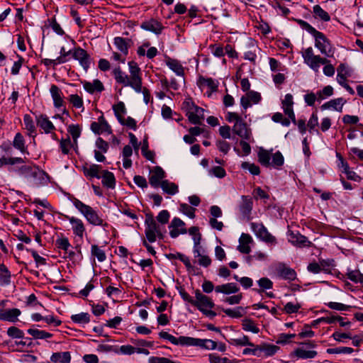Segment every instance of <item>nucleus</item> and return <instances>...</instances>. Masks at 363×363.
Segmentation results:
<instances>
[{"label": "nucleus", "mask_w": 363, "mask_h": 363, "mask_svg": "<svg viewBox=\"0 0 363 363\" xmlns=\"http://www.w3.org/2000/svg\"><path fill=\"white\" fill-rule=\"evenodd\" d=\"M91 255L96 257L99 262H104L106 258L104 251L96 245L91 246Z\"/></svg>", "instance_id": "obj_51"}, {"label": "nucleus", "mask_w": 363, "mask_h": 363, "mask_svg": "<svg viewBox=\"0 0 363 363\" xmlns=\"http://www.w3.org/2000/svg\"><path fill=\"white\" fill-rule=\"evenodd\" d=\"M257 284L260 287L259 289H253L254 291L260 294L265 289H271L273 287V282L267 277H262L257 281Z\"/></svg>", "instance_id": "obj_40"}, {"label": "nucleus", "mask_w": 363, "mask_h": 363, "mask_svg": "<svg viewBox=\"0 0 363 363\" xmlns=\"http://www.w3.org/2000/svg\"><path fill=\"white\" fill-rule=\"evenodd\" d=\"M302 57L306 63L313 71L318 72L320 65H328V60L321 57L320 55H315L311 47L306 48L302 54Z\"/></svg>", "instance_id": "obj_8"}, {"label": "nucleus", "mask_w": 363, "mask_h": 363, "mask_svg": "<svg viewBox=\"0 0 363 363\" xmlns=\"http://www.w3.org/2000/svg\"><path fill=\"white\" fill-rule=\"evenodd\" d=\"M84 89L90 94L101 92L104 89L102 82L99 79H94L92 82H84Z\"/></svg>", "instance_id": "obj_29"}, {"label": "nucleus", "mask_w": 363, "mask_h": 363, "mask_svg": "<svg viewBox=\"0 0 363 363\" xmlns=\"http://www.w3.org/2000/svg\"><path fill=\"white\" fill-rule=\"evenodd\" d=\"M239 290V286L235 283L233 282L218 285L215 287V291L216 293H222L227 295L236 294Z\"/></svg>", "instance_id": "obj_25"}, {"label": "nucleus", "mask_w": 363, "mask_h": 363, "mask_svg": "<svg viewBox=\"0 0 363 363\" xmlns=\"http://www.w3.org/2000/svg\"><path fill=\"white\" fill-rule=\"evenodd\" d=\"M13 145L21 152H24L26 151L25 140L21 133H18L16 134Z\"/></svg>", "instance_id": "obj_47"}, {"label": "nucleus", "mask_w": 363, "mask_h": 363, "mask_svg": "<svg viewBox=\"0 0 363 363\" xmlns=\"http://www.w3.org/2000/svg\"><path fill=\"white\" fill-rule=\"evenodd\" d=\"M128 67L130 76L123 72L119 67L113 70L116 82L125 86H130L137 92H143L144 101L147 104L150 99V93L147 89H143L142 87L141 71L140 67L134 61L129 62Z\"/></svg>", "instance_id": "obj_1"}, {"label": "nucleus", "mask_w": 363, "mask_h": 363, "mask_svg": "<svg viewBox=\"0 0 363 363\" xmlns=\"http://www.w3.org/2000/svg\"><path fill=\"white\" fill-rule=\"evenodd\" d=\"M131 40L121 37L114 38V45L116 48L125 57L128 53V48L130 46Z\"/></svg>", "instance_id": "obj_30"}, {"label": "nucleus", "mask_w": 363, "mask_h": 363, "mask_svg": "<svg viewBox=\"0 0 363 363\" xmlns=\"http://www.w3.org/2000/svg\"><path fill=\"white\" fill-rule=\"evenodd\" d=\"M289 241L294 245L299 247L306 246L308 245L307 243H310L306 236L300 234L298 232L295 233L293 231L289 232Z\"/></svg>", "instance_id": "obj_24"}, {"label": "nucleus", "mask_w": 363, "mask_h": 363, "mask_svg": "<svg viewBox=\"0 0 363 363\" xmlns=\"http://www.w3.org/2000/svg\"><path fill=\"white\" fill-rule=\"evenodd\" d=\"M294 354L300 359H313L316 357L317 352L315 350H306L303 347H298L294 350Z\"/></svg>", "instance_id": "obj_35"}, {"label": "nucleus", "mask_w": 363, "mask_h": 363, "mask_svg": "<svg viewBox=\"0 0 363 363\" xmlns=\"http://www.w3.org/2000/svg\"><path fill=\"white\" fill-rule=\"evenodd\" d=\"M7 335L12 338H23V332L15 326H11L7 330Z\"/></svg>", "instance_id": "obj_56"}, {"label": "nucleus", "mask_w": 363, "mask_h": 363, "mask_svg": "<svg viewBox=\"0 0 363 363\" xmlns=\"http://www.w3.org/2000/svg\"><path fill=\"white\" fill-rule=\"evenodd\" d=\"M293 20L296 21L303 29H305L308 33L313 36L315 38V46L323 55L327 57H331L333 55V52L331 50L332 45L330 41L322 32L317 30L308 22L302 19L294 18Z\"/></svg>", "instance_id": "obj_2"}, {"label": "nucleus", "mask_w": 363, "mask_h": 363, "mask_svg": "<svg viewBox=\"0 0 363 363\" xmlns=\"http://www.w3.org/2000/svg\"><path fill=\"white\" fill-rule=\"evenodd\" d=\"M182 108L192 124H201L202 120L204 118V110L196 106L191 98H187L184 101Z\"/></svg>", "instance_id": "obj_5"}, {"label": "nucleus", "mask_w": 363, "mask_h": 363, "mask_svg": "<svg viewBox=\"0 0 363 363\" xmlns=\"http://www.w3.org/2000/svg\"><path fill=\"white\" fill-rule=\"evenodd\" d=\"M354 352L352 347H339L335 348H328L326 350L328 354H351Z\"/></svg>", "instance_id": "obj_50"}, {"label": "nucleus", "mask_w": 363, "mask_h": 363, "mask_svg": "<svg viewBox=\"0 0 363 363\" xmlns=\"http://www.w3.org/2000/svg\"><path fill=\"white\" fill-rule=\"evenodd\" d=\"M209 362L210 363H237L235 360H230L227 357H220L215 354H209Z\"/></svg>", "instance_id": "obj_55"}, {"label": "nucleus", "mask_w": 363, "mask_h": 363, "mask_svg": "<svg viewBox=\"0 0 363 363\" xmlns=\"http://www.w3.org/2000/svg\"><path fill=\"white\" fill-rule=\"evenodd\" d=\"M242 329L245 331L252 332L255 334L259 332V329L251 319H244L242 320Z\"/></svg>", "instance_id": "obj_46"}, {"label": "nucleus", "mask_w": 363, "mask_h": 363, "mask_svg": "<svg viewBox=\"0 0 363 363\" xmlns=\"http://www.w3.org/2000/svg\"><path fill=\"white\" fill-rule=\"evenodd\" d=\"M181 211L187 216L191 218H194L195 217V211L196 209L192 206H189L187 203H182L180 205Z\"/></svg>", "instance_id": "obj_59"}, {"label": "nucleus", "mask_w": 363, "mask_h": 363, "mask_svg": "<svg viewBox=\"0 0 363 363\" xmlns=\"http://www.w3.org/2000/svg\"><path fill=\"white\" fill-rule=\"evenodd\" d=\"M145 236L150 242H154L157 239L158 233L157 225L151 213L145 214Z\"/></svg>", "instance_id": "obj_10"}, {"label": "nucleus", "mask_w": 363, "mask_h": 363, "mask_svg": "<svg viewBox=\"0 0 363 363\" xmlns=\"http://www.w3.org/2000/svg\"><path fill=\"white\" fill-rule=\"evenodd\" d=\"M195 298L193 306H196L203 315L211 319L216 315V313L211 310L215 304L210 297L202 294L199 289H196Z\"/></svg>", "instance_id": "obj_6"}, {"label": "nucleus", "mask_w": 363, "mask_h": 363, "mask_svg": "<svg viewBox=\"0 0 363 363\" xmlns=\"http://www.w3.org/2000/svg\"><path fill=\"white\" fill-rule=\"evenodd\" d=\"M68 132L72 135L74 142L77 143V138L80 136L81 130L78 125H71L68 127Z\"/></svg>", "instance_id": "obj_61"}, {"label": "nucleus", "mask_w": 363, "mask_h": 363, "mask_svg": "<svg viewBox=\"0 0 363 363\" xmlns=\"http://www.w3.org/2000/svg\"><path fill=\"white\" fill-rule=\"evenodd\" d=\"M50 360L55 363H69L71 355L69 352H55L52 354Z\"/></svg>", "instance_id": "obj_34"}, {"label": "nucleus", "mask_w": 363, "mask_h": 363, "mask_svg": "<svg viewBox=\"0 0 363 363\" xmlns=\"http://www.w3.org/2000/svg\"><path fill=\"white\" fill-rule=\"evenodd\" d=\"M72 225V230L74 235L82 238L85 232V227L82 220L75 217L65 216Z\"/></svg>", "instance_id": "obj_20"}, {"label": "nucleus", "mask_w": 363, "mask_h": 363, "mask_svg": "<svg viewBox=\"0 0 363 363\" xmlns=\"http://www.w3.org/2000/svg\"><path fill=\"white\" fill-rule=\"evenodd\" d=\"M69 101L75 108H79L83 106V100L77 94H72L69 96Z\"/></svg>", "instance_id": "obj_63"}, {"label": "nucleus", "mask_w": 363, "mask_h": 363, "mask_svg": "<svg viewBox=\"0 0 363 363\" xmlns=\"http://www.w3.org/2000/svg\"><path fill=\"white\" fill-rule=\"evenodd\" d=\"M113 109L114 111L115 115L117 117L118 121L120 123H123V115L125 113L126 108L125 107V104L123 102L120 101L117 104L113 106Z\"/></svg>", "instance_id": "obj_43"}, {"label": "nucleus", "mask_w": 363, "mask_h": 363, "mask_svg": "<svg viewBox=\"0 0 363 363\" xmlns=\"http://www.w3.org/2000/svg\"><path fill=\"white\" fill-rule=\"evenodd\" d=\"M102 184L108 188L113 189L116 184V179L113 174L107 170L103 171Z\"/></svg>", "instance_id": "obj_36"}, {"label": "nucleus", "mask_w": 363, "mask_h": 363, "mask_svg": "<svg viewBox=\"0 0 363 363\" xmlns=\"http://www.w3.org/2000/svg\"><path fill=\"white\" fill-rule=\"evenodd\" d=\"M165 177V172L160 167V189L168 195L174 196L177 194L179 192L178 185L167 179H164Z\"/></svg>", "instance_id": "obj_11"}, {"label": "nucleus", "mask_w": 363, "mask_h": 363, "mask_svg": "<svg viewBox=\"0 0 363 363\" xmlns=\"http://www.w3.org/2000/svg\"><path fill=\"white\" fill-rule=\"evenodd\" d=\"M257 352L259 353L258 357H271L274 355L279 350V347L269 344V343H262L260 345H257Z\"/></svg>", "instance_id": "obj_21"}, {"label": "nucleus", "mask_w": 363, "mask_h": 363, "mask_svg": "<svg viewBox=\"0 0 363 363\" xmlns=\"http://www.w3.org/2000/svg\"><path fill=\"white\" fill-rule=\"evenodd\" d=\"M277 272L278 277L285 280L294 281L296 278L295 270L285 265L279 266Z\"/></svg>", "instance_id": "obj_23"}, {"label": "nucleus", "mask_w": 363, "mask_h": 363, "mask_svg": "<svg viewBox=\"0 0 363 363\" xmlns=\"http://www.w3.org/2000/svg\"><path fill=\"white\" fill-rule=\"evenodd\" d=\"M223 311L228 316L231 317V318H235L242 317L245 313L244 308L242 306L236 307L234 309H231V308L223 309Z\"/></svg>", "instance_id": "obj_42"}, {"label": "nucleus", "mask_w": 363, "mask_h": 363, "mask_svg": "<svg viewBox=\"0 0 363 363\" xmlns=\"http://www.w3.org/2000/svg\"><path fill=\"white\" fill-rule=\"evenodd\" d=\"M185 223L179 218H174L171 222L169 228L170 236L173 238L178 237L180 234L186 233L184 228Z\"/></svg>", "instance_id": "obj_16"}, {"label": "nucleus", "mask_w": 363, "mask_h": 363, "mask_svg": "<svg viewBox=\"0 0 363 363\" xmlns=\"http://www.w3.org/2000/svg\"><path fill=\"white\" fill-rule=\"evenodd\" d=\"M347 279L355 283L363 284V274L359 270H348L346 274Z\"/></svg>", "instance_id": "obj_45"}, {"label": "nucleus", "mask_w": 363, "mask_h": 363, "mask_svg": "<svg viewBox=\"0 0 363 363\" xmlns=\"http://www.w3.org/2000/svg\"><path fill=\"white\" fill-rule=\"evenodd\" d=\"M91 130L96 134H101L103 133H107L108 134L112 133L111 126L108 125L103 116L98 118L97 122L91 123Z\"/></svg>", "instance_id": "obj_17"}, {"label": "nucleus", "mask_w": 363, "mask_h": 363, "mask_svg": "<svg viewBox=\"0 0 363 363\" xmlns=\"http://www.w3.org/2000/svg\"><path fill=\"white\" fill-rule=\"evenodd\" d=\"M225 119L229 123H234L232 130L241 139L249 142L253 141L252 129L244 119L235 112H228Z\"/></svg>", "instance_id": "obj_3"}, {"label": "nucleus", "mask_w": 363, "mask_h": 363, "mask_svg": "<svg viewBox=\"0 0 363 363\" xmlns=\"http://www.w3.org/2000/svg\"><path fill=\"white\" fill-rule=\"evenodd\" d=\"M315 16L323 21H329L330 20V15L324 11L319 5H315L313 8Z\"/></svg>", "instance_id": "obj_48"}, {"label": "nucleus", "mask_w": 363, "mask_h": 363, "mask_svg": "<svg viewBox=\"0 0 363 363\" xmlns=\"http://www.w3.org/2000/svg\"><path fill=\"white\" fill-rule=\"evenodd\" d=\"M301 308V305L299 303H293L292 302H288L284 308V311L287 314L295 313L298 311Z\"/></svg>", "instance_id": "obj_60"}, {"label": "nucleus", "mask_w": 363, "mask_h": 363, "mask_svg": "<svg viewBox=\"0 0 363 363\" xmlns=\"http://www.w3.org/2000/svg\"><path fill=\"white\" fill-rule=\"evenodd\" d=\"M199 82L201 84L207 86L212 91H216L218 89V83L212 78H205L203 77H200Z\"/></svg>", "instance_id": "obj_53"}, {"label": "nucleus", "mask_w": 363, "mask_h": 363, "mask_svg": "<svg viewBox=\"0 0 363 363\" xmlns=\"http://www.w3.org/2000/svg\"><path fill=\"white\" fill-rule=\"evenodd\" d=\"M160 339L166 340L174 345L182 346H189L190 341H192L191 337L180 336L177 338L164 331H160Z\"/></svg>", "instance_id": "obj_14"}, {"label": "nucleus", "mask_w": 363, "mask_h": 363, "mask_svg": "<svg viewBox=\"0 0 363 363\" xmlns=\"http://www.w3.org/2000/svg\"><path fill=\"white\" fill-rule=\"evenodd\" d=\"M23 162V160L21 157H3L0 158V167L4 164H21Z\"/></svg>", "instance_id": "obj_54"}, {"label": "nucleus", "mask_w": 363, "mask_h": 363, "mask_svg": "<svg viewBox=\"0 0 363 363\" xmlns=\"http://www.w3.org/2000/svg\"><path fill=\"white\" fill-rule=\"evenodd\" d=\"M191 340H192V341H190L191 343L189 344V346H199L207 350H214L217 347L216 342L212 340H201L194 337H191Z\"/></svg>", "instance_id": "obj_26"}, {"label": "nucleus", "mask_w": 363, "mask_h": 363, "mask_svg": "<svg viewBox=\"0 0 363 363\" xmlns=\"http://www.w3.org/2000/svg\"><path fill=\"white\" fill-rule=\"evenodd\" d=\"M18 172L19 174L25 177L28 179L34 180L37 179L38 178H40L44 174V172L40 170L38 167L29 165L21 166L18 169Z\"/></svg>", "instance_id": "obj_12"}, {"label": "nucleus", "mask_w": 363, "mask_h": 363, "mask_svg": "<svg viewBox=\"0 0 363 363\" xmlns=\"http://www.w3.org/2000/svg\"><path fill=\"white\" fill-rule=\"evenodd\" d=\"M55 245L57 248L64 250L65 252H67V250L70 247V243L68 238H61L56 240Z\"/></svg>", "instance_id": "obj_57"}, {"label": "nucleus", "mask_w": 363, "mask_h": 363, "mask_svg": "<svg viewBox=\"0 0 363 363\" xmlns=\"http://www.w3.org/2000/svg\"><path fill=\"white\" fill-rule=\"evenodd\" d=\"M72 56L75 60L79 62L80 65L85 69L89 68L90 65V57L85 50L79 47L74 48L72 51Z\"/></svg>", "instance_id": "obj_18"}, {"label": "nucleus", "mask_w": 363, "mask_h": 363, "mask_svg": "<svg viewBox=\"0 0 363 363\" xmlns=\"http://www.w3.org/2000/svg\"><path fill=\"white\" fill-rule=\"evenodd\" d=\"M21 313V311L18 308L6 310L4 312L0 313V320L15 323L18 320V317Z\"/></svg>", "instance_id": "obj_27"}, {"label": "nucleus", "mask_w": 363, "mask_h": 363, "mask_svg": "<svg viewBox=\"0 0 363 363\" xmlns=\"http://www.w3.org/2000/svg\"><path fill=\"white\" fill-rule=\"evenodd\" d=\"M23 121L26 129L29 131L30 135L35 132V126L31 116L28 114H26L23 117Z\"/></svg>", "instance_id": "obj_52"}, {"label": "nucleus", "mask_w": 363, "mask_h": 363, "mask_svg": "<svg viewBox=\"0 0 363 363\" xmlns=\"http://www.w3.org/2000/svg\"><path fill=\"white\" fill-rule=\"evenodd\" d=\"M294 100L291 94H287L282 101V108L284 113L294 123H296L295 114L293 109Z\"/></svg>", "instance_id": "obj_19"}, {"label": "nucleus", "mask_w": 363, "mask_h": 363, "mask_svg": "<svg viewBox=\"0 0 363 363\" xmlns=\"http://www.w3.org/2000/svg\"><path fill=\"white\" fill-rule=\"evenodd\" d=\"M241 167L243 169H247L252 175H259L260 174V169L259 166L254 163L243 162L241 164Z\"/></svg>", "instance_id": "obj_49"}, {"label": "nucleus", "mask_w": 363, "mask_h": 363, "mask_svg": "<svg viewBox=\"0 0 363 363\" xmlns=\"http://www.w3.org/2000/svg\"><path fill=\"white\" fill-rule=\"evenodd\" d=\"M140 27L154 33H159V22L155 18H150L142 23Z\"/></svg>", "instance_id": "obj_33"}, {"label": "nucleus", "mask_w": 363, "mask_h": 363, "mask_svg": "<svg viewBox=\"0 0 363 363\" xmlns=\"http://www.w3.org/2000/svg\"><path fill=\"white\" fill-rule=\"evenodd\" d=\"M251 242H252V237L248 234L242 233L239 239L238 250L241 253L249 254L251 251L249 244Z\"/></svg>", "instance_id": "obj_28"}, {"label": "nucleus", "mask_w": 363, "mask_h": 363, "mask_svg": "<svg viewBox=\"0 0 363 363\" xmlns=\"http://www.w3.org/2000/svg\"><path fill=\"white\" fill-rule=\"evenodd\" d=\"M346 103V101L343 98H337L332 99L321 106V109L325 110L333 108L337 111L342 112L343 105Z\"/></svg>", "instance_id": "obj_31"}, {"label": "nucleus", "mask_w": 363, "mask_h": 363, "mask_svg": "<svg viewBox=\"0 0 363 363\" xmlns=\"http://www.w3.org/2000/svg\"><path fill=\"white\" fill-rule=\"evenodd\" d=\"M28 333L33 336L34 339H48L52 337V334L45 330L38 329L30 328L27 330Z\"/></svg>", "instance_id": "obj_38"}, {"label": "nucleus", "mask_w": 363, "mask_h": 363, "mask_svg": "<svg viewBox=\"0 0 363 363\" xmlns=\"http://www.w3.org/2000/svg\"><path fill=\"white\" fill-rule=\"evenodd\" d=\"M218 150L224 154H227L230 149V144L225 140H218L216 143Z\"/></svg>", "instance_id": "obj_64"}, {"label": "nucleus", "mask_w": 363, "mask_h": 363, "mask_svg": "<svg viewBox=\"0 0 363 363\" xmlns=\"http://www.w3.org/2000/svg\"><path fill=\"white\" fill-rule=\"evenodd\" d=\"M258 162L264 167H272L274 169H279L284 163V157L281 152L277 151L272 153L261 148L257 153Z\"/></svg>", "instance_id": "obj_4"}, {"label": "nucleus", "mask_w": 363, "mask_h": 363, "mask_svg": "<svg viewBox=\"0 0 363 363\" xmlns=\"http://www.w3.org/2000/svg\"><path fill=\"white\" fill-rule=\"evenodd\" d=\"M74 206L86 218V220L94 225L107 226V223H104L103 219L99 216L97 212L91 206L82 203L77 199L73 201Z\"/></svg>", "instance_id": "obj_7"}, {"label": "nucleus", "mask_w": 363, "mask_h": 363, "mask_svg": "<svg viewBox=\"0 0 363 363\" xmlns=\"http://www.w3.org/2000/svg\"><path fill=\"white\" fill-rule=\"evenodd\" d=\"M327 306L330 308L336 311H349L352 308V306H350L345 305L343 303L337 302H329L328 303H327Z\"/></svg>", "instance_id": "obj_62"}, {"label": "nucleus", "mask_w": 363, "mask_h": 363, "mask_svg": "<svg viewBox=\"0 0 363 363\" xmlns=\"http://www.w3.org/2000/svg\"><path fill=\"white\" fill-rule=\"evenodd\" d=\"M50 92L53 100L54 106L57 108H60L65 105L63 95L61 89L55 84H52Z\"/></svg>", "instance_id": "obj_22"}, {"label": "nucleus", "mask_w": 363, "mask_h": 363, "mask_svg": "<svg viewBox=\"0 0 363 363\" xmlns=\"http://www.w3.org/2000/svg\"><path fill=\"white\" fill-rule=\"evenodd\" d=\"M37 125L40 127L46 133H49L55 129L52 123L45 115H40L36 118Z\"/></svg>", "instance_id": "obj_32"}, {"label": "nucleus", "mask_w": 363, "mask_h": 363, "mask_svg": "<svg viewBox=\"0 0 363 363\" xmlns=\"http://www.w3.org/2000/svg\"><path fill=\"white\" fill-rule=\"evenodd\" d=\"M149 182L155 188L159 187V167H154L150 169Z\"/></svg>", "instance_id": "obj_41"}, {"label": "nucleus", "mask_w": 363, "mask_h": 363, "mask_svg": "<svg viewBox=\"0 0 363 363\" xmlns=\"http://www.w3.org/2000/svg\"><path fill=\"white\" fill-rule=\"evenodd\" d=\"M11 281V273L4 264H0V284L8 285Z\"/></svg>", "instance_id": "obj_39"}, {"label": "nucleus", "mask_w": 363, "mask_h": 363, "mask_svg": "<svg viewBox=\"0 0 363 363\" xmlns=\"http://www.w3.org/2000/svg\"><path fill=\"white\" fill-rule=\"evenodd\" d=\"M101 167L99 164H91L89 167L84 168V174L85 176L93 178H100L99 174Z\"/></svg>", "instance_id": "obj_37"}, {"label": "nucleus", "mask_w": 363, "mask_h": 363, "mask_svg": "<svg viewBox=\"0 0 363 363\" xmlns=\"http://www.w3.org/2000/svg\"><path fill=\"white\" fill-rule=\"evenodd\" d=\"M164 62L165 65L175 73L178 77H184V68L180 62L177 59H173L167 55H164Z\"/></svg>", "instance_id": "obj_13"}, {"label": "nucleus", "mask_w": 363, "mask_h": 363, "mask_svg": "<svg viewBox=\"0 0 363 363\" xmlns=\"http://www.w3.org/2000/svg\"><path fill=\"white\" fill-rule=\"evenodd\" d=\"M322 272L325 273H330V269L334 267L333 259H321L319 261Z\"/></svg>", "instance_id": "obj_58"}, {"label": "nucleus", "mask_w": 363, "mask_h": 363, "mask_svg": "<svg viewBox=\"0 0 363 363\" xmlns=\"http://www.w3.org/2000/svg\"><path fill=\"white\" fill-rule=\"evenodd\" d=\"M242 201L239 205V211L243 218L247 220L250 219V215L252 210L253 201L252 198L248 196H242Z\"/></svg>", "instance_id": "obj_15"}, {"label": "nucleus", "mask_w": 363, "mask_h": 363, "mask_svg": "<svg viewBox=\"0 0 363 363\" xmlns=\"http://www.w3.org/2000/svg\"><path fill=\"white\" fill-rule=\"evenodd\" d=\"M71 320L75 323L86 324L90 321V315L88 313H80L72 315Z\"/></svg>", "instance_id": "obj_44"}, {"label": "nucleus", "mask_w": 363, "mask_h": 363, "mask_svg": "<svg viewBox=\"0 0 363 363\" xmlns=\"http://www.w3.org/2000/svg\"><path fill=\"white\" fill-rule=\"evenodd\" d=\"M250 227L257 237L261 240L269 244L277 243L276 238L268 232L267 229L262 223H251Z\"/></svg>", "instance_id": "obj_9"}]
</instances>
